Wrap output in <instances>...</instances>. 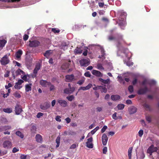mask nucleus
<instances>
[{"label":"nucleus","instance_id":"obj_1","mask_svg":"<svg viewBox=\"0 0 159 159\" xmlns=\"http://www.w3.org/2000/svg\"><path fill=\"white\" fill-rule=\"evenodd\" d=\"M123 41L122 36L120 35L119 36L118 39L116 40V42L117 43L116 45L118 49L117 55L118 56H121L123 57H126L128 61L126 62H125V63L128 66H131L133 65V63L129 60L131 56L130 53L129 52L127 49L124 48L120 45V43Z\"/></svg>","mask_w":159,"mask_h":159},{"label":"nucleus","instance_id":"obj_2","mask_svg":"<svg viewBox=\"0 0 159 159\" xmlns=\"http://www.w3.org/2000/svg\"><path fill=\"white\" fill-rule=\"evenodd\" d=\"M118 13L121 16V17H120L119 19V25L122 29H124V27L126 24L125 20L127 16V14L123 10L119 11Z\"/></svg>","mask_w":159,"mask_h":159},{"label":"nucleus","instance_id":"obj_3","mask_svg":"<svg viewBox=\"0 0 159 159\" xmlns=\"http://www.w3.org/2000/svg\"><path fill=\"white\" fill-rule=\"evenodd\" d=\"M157 147H154V145H151L149 147L147 150V153L150 154V156H152L153 159H155V157H153L152 155V153L153 152H156V154L157 156H158V154L157 152Z\"/></svg>","mask_w":159,"mask_h":159},{"label":"nucleus","instance_id":"obj_4","mask_svg":"<svg viewBox=\"0 0 159 159\" xmlns=\"http://www.w3.org/2000/svg\"><path fill=\"white\" fill-rule=\"evenodd\" d=\"M148 92H152V90L151 89H148L147 86H145L140 88L137 91V93L139 95H143Z\"/></svg>","mask_w":159,"mask_h":159},{"label":"nucleus","instance_id":"obj_5","mask_svg":"<svg viewBox=\"0 0 159 159\" xmlns=\"http://www.w3.org/2000/svg\"><path fill=\"white\" fill-rule=\"evenodd\" d=\"M9 54L8 55H6L2 58L0 60L1 65H6L9 63L10 60L8 58V56H9Z\"/></svg>","mask_w":159,"mask_h":159},{"label":"nucleus","instance_id":"obj_6","mask_svg":"<svg viewBox=\"0 0 159 159\" xmlns=\"http://www.w3.org/2000/svg\"><path fill=\"white\" fill-rule=\"evenodd\" d=\"M81 66H87L90 64V60L89 59H83L80 61Z\"/></svg>","mask_w":159,"mask_h":159},{"label":"nucleus","instance_id":"obj_7","mask_svg":"<svg viewBox=\"0 0 159 159\" xmlns=\"http://www.w3.org/2000/svg\"><path fill=\"white\" fill-rule=\"evenodd\" d=\"M40 43L37 40H33L30 41L29 46L30 47H35L39 45Z\"/></svg>","mask_w":159,"mask_h":159},{"label":"nucleus","instance_id":"obj_8","mask_svg":"<svg viewBox=\"0 0 159 159\" xmlns=\"http://www.w3.org/2000/svg\"><path fill=\"white\" fill-rule=\"evenodd\" d=\"M25 74V72L23 70L19 69L15 71V73H14V72L13 71L12 72V75L13 78L15 79L16 78V76L20 75L21 74Z\"/></svg>","mask_w":159,"mask_h":159},{"label":"nucleus","instance_id":"obj_9","mask_svg":"<svg viewBox=\"0 0 159 159\" xmlns=\"http://www.w3.org/2000/svg\"><path fill=\"white\" fill-rule=\"evenodd\" d=\"M65 81L67 82H72L75 79L73 75H67L65 76Z\"/></svg>","mask_w":159,"mask_h":159},{"label":"nucleus","instance_id":"obj_10","mask_svg":"<svg viewBox=\"0 0 159 159\" xmlns=\"http://www.w3.org/2000/svg\"><path fill=\"white\" fill-rule=\"evenodd\" d=\"M24 82L23 80L21 79L19 80L18 82L15 83L14 88L16 89H20L22 86H21V84Z\"/></svg>","mask_w":159,"mask_h":159},{"label":"nucleus","instance_id":"obj_11","mask_svg":"<svg viewBox=\"0 0 159 159\" xmlns=\"http://www.w3.org/2000/svg\"><path fill=\"white\" fill-rule=\"evenodd\" d=\"M15 111L16 115H19L22 111V108L19 104H17L15 107Z\"/></svg>","mask_w":159,"mask_h":159},{"label":"nucleus","instance_id":"obj_12","mask_svg":"<svg viewBox=\"0 0 159 159\" xmlns=\"http://www.w3.org/2000/svg\"><path fill=\"white\" fill-rule=\"evenodd\" d=\"M3 146L4 148L8 149L11 147L12 143L9 141H5L3 142Z\"/></svg>","mask_w":159,"mask_h":159},{"label":"nucleus","instance_id":"obj_13","mask_svg":"<svg viewBox=\"0 0 159 159\" xmlns=\"http://www.w3.org/2000/svg\"><path fill=\"white\" fill-rule=\"evenodd\" d=\"M102 143L104 145H106L107 143L108 138L105 134H103L102 137Z\"/></svg>","mask_w":159,"mask_h":159},{"label":"nucleus","instance_id":"obj_14","mask_svg":"<svg viewBox=\"0 0 159 159\" xmlns=\"http://www.w3.org/2000/svg\"><path fill=\"white\" fill-rule=\"evenodd\" d=\"M74 87H72V88H67L65 89L64 90V92L66 94L72 93L75 90Z\"/></svg>","mask_w":159,"mask_h":159},{"label":"nucleus","instance_id":"obj_15","mask_svg":"<svg viewBox=\"0 0 159 159\" xmlns=\"http://www.w3.org/2000/svg\"><path fill=\"white\" fill-rule=\"evenodd\" d=\"M50 107V104L48 102H45L43 104H41L40 106V108L43 110H46L49 108Z\"/></svg>","mask_w":159,"mask_h":159},{"label":"nucleus","instance_id":"obj_16","mask_svg":"<svg viewBox=\"0 0 159 159\" xmlns=\"http://www.w3.org/2000/svg\"><path fill=\"white\" fill-rule=\"evenodd\" d=\"M92 73L93 75L96 76L102 77V74L99 71L96 70H92Z\"/></svg>","mask_w":159,"mask_h":159},{"label":"nucleus","instance_id":"obj_17","mask_svg":"<svg viewBox=\"0 0 159 159\" xmlns=\"http://www.w3.org/2000/svg\"><path fill=\"white\" fill-rule=\"evenodd\" d=\"M58 102L61 105V106L63 107H66L67 105V102L66 101L64 100L61 99L59 100L58 101Z\"/></svg>","mask_w":159,"mask_h":159},{"label":"nucleus","instance_id":"obj_18","mask_svg":"<svg viewBox=\"0 0 159 159\" xmlns=\"http://www.w3.org/2000/svg\"><path fill=\"white\" fill-rule=\"evenodd\" d=\"M40 84L42 86L46 87L48 85L50 84V82H48L46 80H42L40 81Z\"/></svg>","mask_w":159,"mask_h":159},{"label":"nucleus","instance_id":"obj_19","mask_svg":"<svg viewBox=\"0 0 159 159\" xmlns=\"http://www.w3.org/2000/svg\"><path fill=\"white\" fill-rule=\"evenodd\" d=\"M92 86V84H89L87 86L85 87H81L79 88L78 91L82 90L84 91L86 90L89 89Z\"/></svg>","mask_w":159,"mask_h":159},{"label":"nucleus","instance_id":"obj_20","mask_svg":"<svg viewBox=\"0 0 159 159\" xmlns=\"http://www.w3.org/2000/svg\"><path fill=\"white\" fill-rule=\"evenodd\" d=\"M36 141L39 143H42L43 142V138L41 135L38 134L35 136Z\"/></svg>","mask_w":159,"mask_h":159},{"label":"nucleus","instance_id":"obj_21","mask_svg":"<svg viewBox=\"0 0 159 159\" xmlns=\"http://www.w3.org/2000/svg\"><path fill=\"white\" fill-rule=\"evenodd\" d=\"M129 112L130 114H133L137 111V108L134 106H131L128 109Z\"/></svg>","mask_w":159,"mask_h":159},{"label":"nucleus","instance_id":"obj_22","mask_svg":"<svg viewBox=\"0 0 159 159\" xmlns=\"http://www.w3.org/2000/svg\"><path fill=\"white\" fill-rule=\"evenodd\" d=\"M23 53L22 51L21 50H19L15 54L16 59H20Z\"/></svg>","mask_w":159,"mask_h":159},{"label":"nucleus","instance_id":"obj_23","mask_svg":"<svg viewBox=\"0 0 159 159\" xmlns=\"http://www.w3.org/2000/svg\"><path fill=\"white\" fill-rule=\"evenodd\" d=\"M145 157V155L143 152H140L139 155H137V159H143Z\"/></svg>","mask_w":159,"mask_h":159},{"label":"nucleus","instance_id":"obj_24","mask_svg":"<svg viewBox=\"0 0 159 159\" xmlns=\"http://www.w3.org/2000/svg\"><path fill=\"white\" fill-rule=\"evenodd\" d=\"M116 112H115L112 115V118L115 120H117V119H121L122 117L121 116H116Z\"/></svg>","mask_w":159,"mask_h":159},{"label":"nucleus","instance_id":"obj_25","mask_svg":"<svg viewBox=\"0 0 159 159\" xmlns=\"http://www.w3.org/2000/svg\"><path fill=\"white\" fill-rule=\"evenodd\" d=\"M21 78L25 81H28L29 79V76L28 75H21Z\"/></svg>","mask_w":159,"mask_h":159},{"label":"nucleus","instance_id":"obj_26","mask_svg":"<svg viewBox=\"0 0 159 159\" xmlns=\"http://www.w3.org/2000/svg\"><path fill=\"white\" fill-rule=\"evenodd\" d=\"M11 128V126L9 125L1 126L0 127V130L1 131L6 130L10 129Z\"/></svg>","mask_w":159,"mask_h":159},{"label":"nucleus","instance_id":"obj_27","mask_svg":"<svg viewBox=\"0 0 159 159\" xmlns=\"http://www.w3.org/2000/svg\"><path fill=\"white\" fill-rule=\"evenodd\" d=\"M111 98L113 100H118L120 98V96L118 95H112L111 96Z\"/></svg>","mask_w":159,"mask_h":159},{"label":"nucleus","instance_id":"obj_28","mask_svg":"<svg viewBox=\"0 0 159 159\" xmlns=\"http://www.w3.org/2000/svg\"><path fill=\"white\" fill-rule=\"evenodd\" d=\"M7 41L5 39L0 40V48H2L7 43Z\"/></svg>","mask_w":159,"mask_h":159},{"label":"nucleus","instance_id":"obj_29","mask_svg":"<svg viewBox=\"0 0 159 159\" xmlns=\"http://www.w3.org/2000/svg\"><path fill=\"white\" fill-rule=\"evenodd\" d=\"M156 84V81L154 80H149V84H148L150 86V88L151 89L152 86Z\"/></svg>","mask_w":159,"mask_h":159},{"label":"nucleus","instance_id":"obj_30","mask_svg":"<svg viewBox=\"0 0 159 159\" xmlns=\"http://www.w3.org/2000/svg\"><path fill=\"white\" fill-rule=\"evenodd\" d=\"M31 84H27L25 85V90L26 92H28L31 90Z\"/></svg>","mask_w":159,"mask_h":159},{"label":"nucleus","instance_id":"obj_31","mask_svg":"<svg viewBox=\"0 0 159 159\" xmlns=\"http://www.w3.org/2000/svg\"><path fill=\"white\" fill-rule=\"evenodd\" d=\"M4 112L8 113H10L12 112V109L11 108H4L3 109Z\"/></svg>","mask_w":159,"mask_h":159},{"label":"nucleus","instance_id":"obj_32","mask_svg":"<svg viewBox=\"0 0 159 159\" xmlns=\"http://www.w3.org/2000/svg\"><path fill=\"white\" fill-rule=\"evenodd\" d=\"M67 45L65 42L62 43L61 46H60V48L63 49L64 50L67 49Z\"/></svg>","mask_w":159,"mask_h":159},{"label":"nucleus","instance_id":"obj_33","mask_svg":"<svg viewBox=\"0 0 159 159\" xmlns=\"http://www.w3.org/2000/svg\"><path fill=\"white\" fill-rule=\"evenodd\" d=\"M99 80L100 82L105 84H108L109 82L110 81L109 79H107L106 80H104L102 78H99Z\"/></svg>","mask_w":159,"mask_h":159},{"label":"nucleus","instance_id":"obj_34","mask_svg":"<svg viewBox=\"0 0 159 159\" xmlns=\"http://www.w3.org/2000/svg\"><path fill=\"white\" fill-rule=\"evenodd\" d=\"M52 51L50 50L47 51L44 53V55L46 57L48 58L49 57L50 54L52 53Z\"/></svg>","mask_w":159,"mask_h":159},{"label":"nucleus","instance_id":"obj_35","mask_svg":"<svg viewBox=\"0 0 159 159\" xmlns=\"http://www.w3.org/2000/svg\"><path fill=\"white\" fill-rule=\"evenodd\" d=\"M82 50L80 48H77L74 51L75 53V54H80L82 53Z\"/></svg>","mask_w":159,"mask_h":159},{"label":"nucleus","instance_id":"obj_36","mask_svg":"<svg viewBox=\"0 0 159 159\" xmlns=\"http://www.w3.org/2000/svg\"><path fill=\"white\" fill-rule=\"evenodd\" d=\"M101 53L102 55L101 56H100V55L99 56V58H101L102 57H104V58L105 54L104 53V50L102 48H101Z\"/></svg>","mask_w":159,"mask_h":159},{"label":"nucleus","instance_id":"obj_37","mask_svg":"<svg viewBox=\"0 0 159 159\" xmlns=\"http://www.w3.org/2000/svg\"><path fill=\"white\" fill-rule=\"evenodd\" d=\"M60 137L59 136H58L56 140V143L57 145L56 146V148L58 147L60 145Z\"/></svg>","mask_w":159,"mask_h":159},{"label":"nucleus","instance_id":"obj_38","mask_svg":"<svg viewBox=\"0 0 159 159\" xmlns=\"http://www.w3.org/2000/svg\"><path fill=\"white\" fill-rule=\"evenodd\" d=\"M149 84V80L145 79L142 82V84L143 86H146Z\"/></svg>","mask_w":159,"mask_h":159},{"label":"nucleus","instance_id":"obj_39","mask_svg":"<svg viewBox=\"0 0 159 159\" xmlns=\"http://www.w3.org/2000/svg\"><path fill=\"white\" fill-rule=\"evenodd\" d=\"M85 80V78L84 77H83L81 80H80L79 81H78V82L77 83V84H79V85H81L84 82Z\"/></svg>","mask_w":159,"mask_h":159},{"label":"nucleus","instance_id":"obj_40","mask_svg":"<svg viewBox=\"0 0 159 159\" xmlns=\"http://www.w3.org/2000/svg\"><path fill=\"white\" fill-rule=\"evenodd\" d=\"M16 135L19 136L22 139L24 137L23 134L19 131H17L16 133Z\"/></svg>","mask_w":159,"mask_h":159},{"label":"nucleus","instance_id":"obj_41","mask_svg":"<svg viewBox=\"0 0 159 159\" xmlns=\"http://www.w3.org/2000/svg\"><path fill=\"white\" fill-rule=\"evenodd\" d=\"M20 0H0V1L2 2H19Z\"/></svg>","mask_w":159,"mask_h":159},{"label":"nucleus","instance_id":"obj_42","mask_svg":"<svg viewBox=\"0 0 159 159\" xmlns=\"http://www.w3.org/2000/svg\"><path fill=\"white\" fill-rule=\"evenodd\" d=\"M86 147L90 148H92L93 147V145L92 143L89 142V143H87V142H86Z\"/></svg>","mask_w":159,"mask_h":159},{"label":"nucleus","instance_id":"obj_43","mask_svg":"<svg viewBox=\"0 0 159 159\" xmlns=\"http://www.w3.org/2000/svg\"><path fill=\"white\" fill-rule=\"evenodd\" d=\"M132 148L130 147L129 148L128 151V156L129 158L131 157V153L132 152Z\"/></svg>","mask_w":159,"mask_h":159},{"label":"nucleus","instance_id":"obj_44","mask_svg":"<svg viewBox=\"0 0 159 159\" xmlns=\"http://www.w3.org/2000/svg\"><path fill=\"white\" fill-rule=\"evenodd\" d=\"M125 105L123 104H120L117 105V107L118 109L119 110H122L124 109Z\"/></svg>","mask_w":159,"mask_h":159},{"label":"nucleus","instance_id":"obj_45","mask_svg":"<svg viewBox=\"0 0 159 159\" xmlns=\"http://www.w3.org/2000/svg\"><path fill=\"white\" fill-rule=\"evenodd\" d=\"M101 87L100 88V89L101 90V92L106 93L107 91V88L105 87H103V86H101Z\"/></svg>","mask_w":159,"mask_h":159},{"label":"nucleus","instance_id":"obj_46","mask_svg":"<svg viewBox=\"0 0 159 159\" xmlns=\"http://www.w3.org/2000/svg\"><path fill=\"white\" fill-rule=\"evenodd\" d=\"M41 66V65L39 63H38L36 65L34 69L38 71L40 69Z\"/></svg>","mask_w":159,"mask_h":159},{"label":"nucleus","instance_id":"obj_47","mask_svg":"<svg viewBox=\"0 0 159 159\" xmlns=\"http://www.w3.org/2000/svg\"><path fill=\"white\" fill-rule=\"evenodd\" d=\"M117 78L119 79V81L120 83L123 82V84H125V82L124 81V80L121 76H118L117 77Z\"/></svg>","mask_w":159,"mask_h":159},{"label":"nucleus","instance_id":"obj_48","mask_svg":"<svg viewBox=\"0 0 159 159\" xmlns=\"http://www.w3.org/2000/svg\"><path fill=\"white\" fill-rule=\"evenodd\" d=\"M128 90L130 93H132L134 91V88L132 85H130L128 87Z\"/></svg>","mask_w":159,"mask_h":159},{"label":"nucleus","instance_id":"obj_49","mask_svg":"<svg viewBox=\"0 0 159 159\" xmlns=\"http://www.w3.org/2000/svg\"><path fill=\"white\" fill-rule=\"evenodd\" d=\"M66 98L69 101H72L74 98V96L72 95L70 96L67 97Z\"/></svg>","mask_w":159,"mask_h":159},{"label":"nucleus","instance_id":"obj_50","mask_svg":"<svg viewBox=\"0 0 159 159\" xmlns=\"http://www.w3.org/2000/svg\"><path fill=\"white\" fill-rule=\"evenodd\" d=\"M48 86L50 87V90L51 91L54 89L55 86L52 84L50 83V84L48 85Z\"/></svg>","mask_w":159,"mask_h":159},{"label":"nucleus","instance_id":"obj_51","mask_svg":"<svg viewBox=\"0 0 159 159\" xmlns=\"http://www.w3.org/2000/svg\"><path fill=\"white\" fill-rule=\"evenodd\" d=\"M14 95L17 98H20L21 97L20 94L17 92H16L14 93Z\"/></svg>","mask_w":159,"mask_h":159},{"label":"nucleus","instance_id":"obj_52","mask_svg":"<svg viewBox=\"0 0 159 159\" xmlns=\"http://www.w3.org/2000/svg\"><path fill=\"white\" fill-rule=\"evenodd\" d=\"M107 127L106 125H104L103 126V128L101 130V132L102 133H104L106 130L107 129Z\"/></svg>","mask_w":159,"mask_h":159},{"label":"nucleus","instance_id":"obj_53","mask_svg":"<svg viewBox=\"0 0 159 159\" xmlns=\"http://www.w3.org/2000/svg\"><path fill=\"white\" fill-rule=\"evenodd\" d=\"M143 130L141 129L139 130L138 132L139 136L140 137H141L143 134Z\"/></svg>","mask_w":159,"mask_h":159},{"label":"nucleus","instance_id":"obj_54","mask_svg":"<svg viewBox=\"0 0 159 159\" xmlns=\"http://www.w3.org/2000/svg\"><path fill=\"white\" fill-rule=\"evenodd\" d=\"M98 69L100 70H104V68L101 64H98L97 65Z\"/></svg>","mask_w":159,"mask_h":159},{"label":"nucleus","instance_id":"obj_55","mask_svg":"<svg viewBox=\"0 0 159 159\" xmlns=\"http://www.w3.org/2000/svg\"><path fill=\"white\" fill-rule=\"evenodd\" d=\"M91 74L89 72V71H87L84 74V75L86 76V77H90V76H91Z\"/></svg>","mask_w":159,"mask_h":159},{"label":"nucleus","instance_id":"obj_56","mask_svg":"<svg viewBox=\"0 0 159 159\" xmlns=\"http://www.w3.org/2000/svg\"><path fill=\"white\" fill-rule=\"evenodd\" d=\"M20 6L19 5H14L13 6H6L5 7L6 8H17L19 7Z\"/></svg>","mask_w":159,"mask_h":159},{"label":"nucleus","instance_id":"obj_57","mask_svg":"<svg viewBox=\"0 0 159 159\" xmlns=\"http://www.w3.org/2000/svg\"><path fill=\"white\" fill-rule=\"evenodd\" d=\"M143 106L145 108H146L147 110H149L150 109V106H149L147 103H145L143 105Z\"/></svg>","mask_w":159,"mask_h":159},{"label":"nucleus","instance_id":"obj_58","mask_svg":"<svg viewBox=\"0 0 159 159\" xmlns=\"http://www.w3.org/2000/svg\"><path fill=\"white\" fill-rule=\"evenodd\" d=\"M19 151V149L18 148L14 147L13 148L12 150V152L13 153H15Z\"/></svg>","mask_w":159,"mask_h":159},{"label":"nucleus","instance_id":"obj_59","mask_svg":"<svg viewBox=\"0 0 159 159\" xmlns=\"http://www.w3.org/2000/svg\"><path fill=\"white\" fill-rule=\"evenodd\" d=\"M52 31L55 33H58L60 31L58 29L57 30L56 28H52Z\"/></svg>","mask_w":159,"mask_h":159},{"label":"nucleus","instance_id":"obj_60","mask_svg":"<svg viewBox=\"0 0 159 159\" xmlns=\"http://www.w3.org/2000/svg\"><path fill=\"white\" fill-rule=\"evenodd\" d=\"M37 129L36 127L35 126L33 125L32 126L31 129V130L32 131L34 132V131H35Z\"/></svg>","mask_w":159,"mask_h":159},{"label":"nucleus","instance_id":"obj_61","mask_svg":"<svg viewBox=\"0 0 159 159\" xmlns=\"http://www.w3.org/2000/svg\"><path fill=\"white\" fill-rule=\"evenodd\" d=\"M43 115V114L41 112H39L36 115V117L38 118H40L41 116Z\"/></svg>","mask_w":159,"mask_h":159},{"label":"nucleus","instance_id":"obj_62","mask_svg":"<svg viewBox=\"0 0 159 159\" xmlns=\"http://www.w3.org/2000/svg\"><path fill=\"white\" fill-rule=\"evenodd\" d=\"M60 118L61 117L60 116H56L55 119L56 120V121L59 122H60L61 121V120Z\"/></svg>","mask_w":159,"mask_h":159},{"label":"nucleus","instance_id":"obj_63","mask_svg":"<svg viewBox=\"0 0 159 159\" xmlns=\"http://www.w3.org/2000/svg\"><path fill=\"white\" fill-rule=\"evenodd\" d=\"M12 85L10 83H9L7 85L5 86V88L6 89H8L9 88L12 87Z\"/></svg>","mask_w":159,"mask_h":159},{"label":"nucleus","instance_id":"obj_64","mask_svg":"<svg viewBox=\"0 0 159 159\" xmlns=\"http://www.w3.org/2000/svg\"><path fill=\"white\" fill-rule=\"evenodd\" d=\"M26 155L24 154H21L20 156V159H26Z\"/></svg>","mask_w":159,"mask_h":159}]
</instances>
